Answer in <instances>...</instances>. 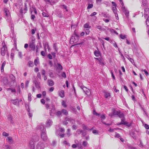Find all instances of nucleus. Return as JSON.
<instances>
[{
	"label": "nucleus",
	"instance_id": "nucleus-63",
	"mask_svg": "<svg viewBox=\"0 0 149 149\" xmlns=\"http://www.w3.org/2000/svg\"><path fill=\"white\" fill-rule=\"evenodd\" d=\"M60 132H65V129L63 128H60Z\"/></svg>",
	"mask_w": 149,
	"mask_h": 149
},
{
	"label": "nucleus",
	"instance_id": "nucleus-32",
	"mask_svg": "<svg viewBox=\"0 0 149 149\" xmlns=\"http://www.w3.org/2000/svg\"><path fill=\"white\" fill-rule=\"evenodd\" d=\"M118 116L119 118H123V117H124L123 113L120 111L119 112Z\"/></svg>",
	"mask_w": 149,
	"mask_h": 149
},
{
	"label": "nucleus",
	"instance_id": "nucleus-10",
	"mask_svg": "<svg viewBox=\"0 0 149 149\" xmlns=\"http://www.w3.org/2000/svg\"><path fill=\"white\" fill-rule=\"evenodd\" d=\"M121 8L123 12L126 16V17L127 18H128L129 13V11L125 8L124 6H123V7H121Z\"/></svg>",
	"mask_w": 149,
	"mask_h": 149
},
{
	"label": "nucleus",
	"instance_id": "nucleus-61",
	"mask_svg": "<svg viewBox=\"0 0 149 149\" xmlns=\"http://www.w3.org/2000/svg\"><path fill=\"white\" fill-rule=\"evenodd\" d=\"M41 55L43 56H45V54L44 51H42L41 52Z\"/></svg>",
	"mask_w": 149,
	"mask_h": 149
},
{
	"label": "nucleus",
	"instance_id": "nucleus-27",
	"mask_svg": "<svg viewBox=\"0 0 149 149\" xmlns=\"http://www.w3.org/2000/svg\"><path fill=\"white\" fill-rule=\"evenodd\" d=\"M62 113H63L64 115L66 116L68 114V112L67 111L64 109H62L61 110Z\"/></svg>",
	"mask_w": 149,
	"mask_h": 149
},
{
	"label": "nucleus",
	"instance_id": "nucleus-35",
	"mask_svg": "<svg viewBox=\"0 0 149 149\" xmlns=\"http://www.w3.org/2000/svg\"><path fill=\"white\" fill-rule=\"evenodd\" d=\"M54 49H55L56 52H57L58 50V48L57 47L56 43H55L53 45Z\"/></svg>",
	"mask_w": 149,
	"mask_h": 149
},
{
	"label": "nucleus",
	"instance_id": "nucleus-13",
	"mask_svg": "<svg viewBox=\"0 0 149 149\" xmlns=\"http://www.w3.org/2000/svg\"><path fill=\"white\" fill-rule=\"evenodd\" d=\"M149 15V8H146L144 10V17L146 18L147 16Z\"/></svg>",
	"mask_w": 149,
	"mask_h": 149
},
{
	"label": "nucleus",
	"instance_id": "nucleus-50",
	"mask_svg": "<svg viewBox=\"0 0 149 149\" xmlns=\"http://www.w3.org/2000/svg\"><path fill=\"white\" fill-rule=\"evenodd\" d=\"M112 10L114 13H116V7H112Z\"/></svg>",
	"mask_w": 149,
	"mask_h": 149
},
{
	"label": "nucleus",
	"instance_id": "nucleus-54",
	"mask_svg": "<svg viewBox=\"0 0 149 149\" xmlns=\"http://www.w3.org/2000/svg\"><path fill=\"white\" fill-rule=\"evenodd\" d=\"M119 111H113V114L114 115H118V113L119 112Z\"/></svg>",
	"mask_w": 149,
	"mask_h": 149
},
{
	"label": "nucleus",
	"instance_id": "nucleus-14",
	"mask_svg": "<svg viewBox=\"0 0 149 149\" xmlns=\"http://www.w3.org/2000/svg\"><path fill=\"white\" fill-rule=\"evenodd\" d=\"M65 120L66 121H68L71 123L72 124H73L74 122V120L72 118L70 117H67L65 118Z\"/></svg>",
	"mask_w": 149,
	"mask_h": 149
},
{
	"label": "nucleus",
	"instance_id": "nucleus-31",
	"mask_svg": "<svg viewBox=\"0 0 149 149\" xmlns=\"http://www.w3.org/2000/svg\"><path fill=\"white\" fill-rule=\"evenodd\" d=\"M10 77L12 81H13V83L15 82V77L13 75H10Z\"/></svg>",
	"mask_w": 149,
	"mask_h": 149
},
{
	"label": "nucleus",
	"instance_id": "nucleus-26",
	"mask_svg": "<svg viewBox=\"0 0 149 149\" xmlns=\"http://www.w3.org/2000/svg\"><path fill=\"white\" fill-rule=\"evenodd\" d=\"M48 1L51 4H53L57 2L58 1V0H48Z\"/></svg>",
	"mask_w": 149,
	"mask_h": 149
},
{
	"label": "nucleus",
	"instance_id": "nucleus-52",
	"mask_svg": "<svg viewBox=\"0 0 149 149\" xmlns=\"http://www.w3.org/2000/svg\"><path fill=\"white\" fill-rule=\"evenodd\" d=\"M142 71H143L145 73L146 76H147L149 75L147 71L146 70L144 69V70H142Z\"/></svg>",
	"mask_w": 149,
	"mask_h": 149
},
{
	"label": "nucleus",
	"instance_id": "nucleus-11",
	"mask_svg": "<svg viewBox=\"0 0 149 149\" xmlns=\"http://www.w3.org/2000/svg\"><path fill=\"white\" fill-rule=\"evenodd\" d=\"M38 128L41 130V132L46 131V129L45 128L43 125L41 123L38 125Z\"/></svg>",
	"mask_w": 149,
	"mask_h": 149
},
{
	"label": "nucleus",
	"instance_id": "nucleus-37",
	"mask_svg": "<svg viewBox=\"0 0 149 149\" xmlns=\"http://www.w3.org/2000/svg\"><path fill=\"white\" fill-rule=\"evenodd\" d=\"M84 27L85 28H89L91 27V26L88 23H86L85 24L84 26Z\"/></svg>",
	"mask_w": 149,
	"mask_h": 149
},
{
	"label": "nucleus",
	"instance_id": "nucleus-44",
	"mask_svg": "<svg viewBox=\"0 0 149 149\" xmlns=\"http://www.w3.org/2000/svg\"><path fill=\"white\" fill-rule=\"evenodd\" d=\"M93 6V4L89 3L88 5V6L87 7L88 9H89L92 8Z\"/></svg>",
	"mask_w": 149,
	"mask_h": 149
},
{
	"label": "nucleus",
	"instance_id": "nucleus-6",
	"mask_svg": "<svg viewBox=\"0 0 149 149\" xmlns=\"http://www.w3.org/2000/svg\"><path fill=\"white\" fill-rule=\"evenodd\" d=\"M37 149H43L45 147L44 144L42 142H39L36 145Z\"/></svg>",
	"mask_w": 149,
	"mask_h": 149
},
{
	"label": "nucleus",
	"instance_id": "nucleus-41",
	"mask_svg": "<svg viewBox=\"0 0 149 149\" xmlns=\"http://www.w3.org/2000/svg\"><path fill=\"white\" fill-rule=\"evenodd\" d=\"M42 15L44 17H48L49 16L48 14L45 12L42 13Z\"/></svg>",
	"mask_w": 149,
	"mask_h": 149
},
{
	"label": "nucleus",
	"instance_id": "nucleus-29",
	"mask_svg": "<svg viewBox=\"0 0 149 149\" xmlns=\"http://www.w3.org/2000/svg\"><path fill=\"white\" fill-rule=\"evenodd\" d=\"M142 4L143 6H145V7L147 6V7H148L147 1V0H143Z\"/></svg>",
	"mask_w": 149,
	"mask_h": 149
},
{
	"label": "nucleus",
	"instance_id": "nucleus-3",
	"mask_svg": "<svg viewBox=\"0 0 149 149\" xmlns=\"http://www.w3.org/2000/svg\"><path fill=\"white\" fill-rule=\"evenodd\" d=\"M79 40V36L74 31V34L73 35L70 40V42L71 44L76 43Z\"/></svg>",
	"mask_w": 149,
	"mask_h": 149
},
{
	"label": "nucleus",
	"instance_id": "nucleus-60",
	"mask_svg": "<svg viewBox=\"0 0 149 149\" xmlns=\"http://www.w3.org/2000/svg\"><path fill=\"white\" fill-rule=\"evenodd\" d=\"M45 72H45V70H44V69H42V70L41 73L42 75H45Z\"/></svg>",
	"mask_w": 149,
	"mask_h": 149
},
{
	"label": "nucleus",
	"instance_id": "nucleus-22",
	"mask_svg": "<svg viewBox=\"0 0 149 149\" xmlns=\"http://www.w3.org/2000/svg\"><path fill=\"white\" fill-rule=\"evenodd\" d=\"M7 139L8 140L9 143L10 144L13 143V140L11 136L8 137H7Z\"/></svg>",
	"mask_w": 149,
	"mask_h": 149
},
{
	"label": "nucleus",
	"instance_id": "nucleus-5",
	"mask_svg": "<svg viewBox=\"0 0 149 149\" xmlns=\"http://www.w3.org/2000/svg\"><path fill=\"white\" fill-rule=\"evenodd\" d=\"M28 10L27 6L26 3H24V8L22 9V8L20 10L19 12L22 14L23 15V13H25Z\"/></svg>",
	"mask_w": 149,
	"mask_h": 149
},
{
	"label": "nucleus",
	"instance_id": "nucleus-55",
	"mask_svg": "<svg viewBox=\"0 0 149 149\" xmlns=\"http://www.w3.org/2000/svg\"><path fill=\"white\" fill-rule=\"evenodd\" d=\"M124 125L127 126L128 127H130L131 125V124H129L128 122H126L124 124Z\"/></svg>",
	"mask_w": 149,
	"mask_h": 149
},
{
	"label": "nucleus",
	"instance_id": "nucleus-42",
	"mask_svg": "<svg viewBox=\"0 0 149 149\" xmlns=\"http://www.w3.org/2000/svg\"><path fill=\"white\" fill-rule=\"evenodd\" d=\"M8 118L11 123H13L11 116H9L8 117Z\"/></svg>",
	"mask_w": 149,
	"mask_h": 149
},
{
	"label": "nucleus",
	"instance_id": "nucleus-24",
	"mask_svg": "<svg viewBox=\"0 0 149 149\" xmlns=\"http://www.w3.org/2000/svg\"><path fill=\"white\" fill-rule=\"evenodd\" d=\"M6 64V62L5 61H4L2 64V65L1 68V71L3 72L4 71V68Z\"/></svg>",
	"mask_w": 149,
	"mask_h": 149
},
{
	"label": "nucleus",
	"instance_id": "nucleus-36",
	"mask_svg": "<svg viewBox=\"0 0 149 149\" xmlns=\"http://www.w3.org/2000/svg\"><path fill=\"white\" fill-rule=\"evenodd\" d=\"M104 93V96L106 98H107L110 96V94L109 93L105 92Z\"/></svg>",
	"mask_w": 149,
	"mask_h": 149
},
{
	"label": "nucleus",
	"instance_id": "nucleus-58",
	"mask_svg": "<svg viewBox=\"0 0 149 149\" xmlns=\"http://www.w3.org/2000/svg\"><path fill=\"white\" fill-rule=\"evenodd\" d=\"M140 143L139 145V146L141 148H142L143 146L142 141L141 140H140Z\"/></svg>",
	"mask_w": 149,
	"mask_h": 149
},
{
	"label": "nucleus",
	"instance_id": "nucleus-48",
	"mask_svg": "<svg viewBox=\"0 0 149 149\" xmlns=\"http://www.w3.org/2000/svg\"><path fill=\"white\" fill-rule=\"evenodd\" d=\"M95 27L101 31L102 30V27L100 26H96Z\"/></svg>",
	"mask_w": 149,
	"mask_h": 149
},
{
	"label": "nucleus",
	"instance_id": "nucleus-57",
	"mask_svg": "<svg viewBox=\"0 0 149 149\" xmlns=\"http://www.w3.org/2000/svg\"><path fill=\"white\" fill-rule=\"evenodd\" d=\"M82 128L84 130H86L87 128V126L85 125L84 124H83L82 125Z\"/></svg>",
	"mask_w": 149,
	"mask_h": 149
},
{
	"label": "nucleus",
	"instance_id": "nucleus-7",
	"mask_svg": "<svg viewBox=\"0 0 149 149\" xmlns=\"http://www.w3.org/2000/svg\"><path fill=\"white\" fill-rule=\"evenodd\" d=\"M1 82L4 85H8L9 83L8 80L6 77L3 78L1 80Z\"/></svg>",
	"mask_w": 149,
	"mask_h": 149
},
{
	"label": "nucleus",
	"instance_id": "nucleus-4",
	"mask_svg": "<svg viewBox=\"0 0 149 149\" xmlns=\"http://www.w3.org/2000/svg\"><path fill=\"white\" fill-rule=\"evenodd\" d=\"M35 39H32L29 42V47L31 49V50L33 51L35 50V48L36 44H35Z\"/></svg>",
	"mask_w": 149,
	"mask_h": 149
},
{
	"label": "nucleus",
	"instance_id": "nucleus-49",
	"mask_svg": "<svg viewBox=\"0 0 149 149\" xmlns=\"http://www.w3.org/2000/svg\"><path fill=\"white\" fill-rule=\"evenodd\" d=\"M93 133L94 134H98V132L97 130H93L92 131Z\"/></svg>",
	"mask_w": 149,
	"mask_h": 149
},
{
	"label": "nucleus",
	"instance_id": "nucleus-28",
	"mask_svg": "<svg viewBox=\"0 0 149 149\" xmlns=\"http://www.w3.org/2000/svg\"><path fill=\"white\" fill-rule=\"evenodd\" d=\"M11 102L13 104L16 105L18 103V100L17 99L16 100H11Z\"/></svg>",
	"mask_w": 149,
	"mask_h": 149
},
{
	"label": "nucleus",
	"instance_id": "nucleus-2",
	"mask_svg": "<svg viewBox=\"0 0 149 149\" xmlns=\"http://www.w3.org/2000/svg\"><path fill=\"white\" fill-rule=\"evenodd\" d=\"M1 45L2 47L0 48L1 54L3 56H5L6 53L8 56V53L7 48L6 45L4 41L2 42Z\"/></svg>",
	"mask_w": 149,
	"mask_h": 149
},
{
	"label": "nucleus",
	"instance_id": "nucleus-39",
	"mask_svg": "<svg viewBox=\"0 0 149 149\" xmlns=\"http://www.w3.org/2000/svg\"><path fill=\"white\" fill-rule=\"evenodd\" d=\"M81 88L83 90L84 92H86L87 88L85 87L84 85H82L81 86Z\"/></svg>",
	"mask_w": 149,
	"mask_h": 149
},
{
	"label": "nucleus",
	"instance_id": "nucleus-64",
	"mask_svg": "<svg viewBox=\"0 0 149 149\" xmlns=\"http://www.w3.org/2000/svg\"><path fill=\"white\" fill-rule=\"evenodd\" d=\"M5 147L6 149H11L10 147L8 145H6Z\"/></svg>",
	"mask_w": 149,
	"mask_h": 149
},
{
	"label": "nucleus",
	"instance_id": "nucleus-17",
	"mask_svg": "<svg viewBox=\"0 0 149 149\" xmlns=\"http://www.w3.org/2000/svg\"><path fill=\"white\" fill-rule=\"evenodd\" d=\"M55 112V109L54 108H52L50 110L49 114L51 116H53Z\"/></svg>",
	"mask_w": 149,
	"mask_h": 149
},
{
	"label": "nucleus",
	"instance_id": "nucleus-12",
	"mask_svg": "<svg viewBox=\"0 0 149 149\" xmlns=\"http://www.w3.org/2000/svg\"><path fill=\"white\" fill-rule=\"evenodd\" d=\"M53 122L52 120L49 119H48L46 122V125L47 127H50L52 124Z\"/></svg>",
	"mask_w": 149,
	"mask_h": 149
},
{
	"label": "nucleus",
	"instance_id": "nucleus-20",
	"mask_svg": "<svg viewBox=\"0 0 149 149\" xmlns=\"http://www.w3.org/2000/svg\"><path fill=\"white\" fill-rule=\"evenodd\" d=\"M56 14L58 17H63V15L62 14L61 11H58L56 12Z\"/></svg>",
	"mask_w": 149,
	"mask_h": 149
},
{
	"label": "nucleus",
	"instance_id": "nucleus-56",
	"mask_svg": "<svg viewBox=\"0 0 149 149\" xmlns=\"http://www.w3.org/2000/svg\"><path fill=\"white\" fill-rule=\"evenodd\" d=\"M146 23L147 26H148V24H149V16H148V18L146 20Z\"/></svg>",
	"mask_w": 149,
	"mask_h": 149
},
{
	"label": "nucleus",
	"instance_id": "nucleus-1",
	"mask_svg": "<svg viewBox=\"0 0 149 149\" xmlns=\"http://www.w3.org/2000/svg\"><path fill=\"white\" fill-rule=\"evenodd\" d=\"M39 140V137L37 135L35 136L31 139L29 144V147L30 149H34L35 146L34 142L38 141Z\"/></svg>",
	"mask_w": 149,
	"mask_h": 149
},
{
	"label": "nucleus",
	"instance_id": "nucleus-9",
	"mask_svg": "<svg viewBox=\"0 0 149 149\" xmlns=\"http://www.w3.org/2000/svg\"><path fill=\"white\" fill-rule=\"evenodd\" d=\"M41 137L42 139L44 141L47 140V137L46 134V131L41 132Z\"/></svg>",
	"mask_w": 149,
	"mask_h": 149
},
{
	"label": "nucleus",
	"instance_id": "nucleus-30",
	"mask_svg": "<svg viewBox=\"0 0 149 149\" xmlns=\"http://www.w3.org/2000/svg\"><path fill=\"white\" fill-rule=\"evenodd\" d=\"M59 96L61 97H63L64 96V92L63 91H61L59 93Z\"/></svg>",
	"mask_w": 149,
	"mask_h": 149
},
{
	"label": "nucleus",
	"instance_id": "nucleus-25",
	"mask_svg": "<svg viewBox=\"0 0 149 149\" xmlns=\"http://www.w3.org/2000/svg\"><path fill=\"white\" fill-rule=\"evenodd\" d=\"M96 57H98L100 55V53L99 51L97 50H95L94 53Z\"/></svg>",
	"mask_w": 149,
	"mask_h": 149
},
{
	"label": "nucleus",
	"instance_id": "nucleus-40",
	"mask_svg": "<svg viewBox=\"0 0 149 149\" xmlns=\"http://www.w3.org/2000/svg\"><path fill=\"white\" fill-rule=\"evenodd\" d=\"M62 114V112L61 111H58L56 113V115L58 116H60Z\"/></svg>",
	"mask_w": 149,
	"mask_h": 149
},
{
	"label": "nucleus",
	"instance_id": "nucleus-8",
	"mask_svg": "<svg viewBox=\"0 0 149 149\" xmlns=\"http://www.w3.org/2000/svg\"><path fill=\"white\" fill-rule=\"evenodd\" d=\"M4 11L5 13V15L7 17L6 19L11 18L9 10L6 8H4Z\"/></svg>",
	"mask_w": 149,
	"mask_h": 149
},
{
	"label": "nucleus",
	"instance_id": "nucleus-33",
	"mask_svg": "<svg viewBox=\"0 0 149 149\" xmlns=\"http://www.w3.org/2000/svg\"><path fill=\"white\" fill-rule=\"evenodd\" d=\"M57 69H60V70H61L63 69V67L62 65H61V64L59 63L57 64Z\"/></svg>",
	"mask_w": 149,
	"mask_h": 149
},
{
	"label": "nucleus",
	"instance_id": "nucleus-23",
	"mask_svg": "<svg viewBox=\"0 0 149 149\" xmlns=\"http://www.w3.org/2000/svg\"><path fill=\"white\" fill-rule=\"evenodd\" d=\"M28 65L29 67H33L34 65L33 62L30 61H28Z\"/></svg>",
	"mask_w": 149,
	"mask_h": 149
},
{
	"label": "nucleus",
	"instance_id": "nucleus-45",
	"mask_svg": "<svg viewBox=\"0 0 149 149\" xmlns=\"http://www.w3.org/2000/svg\"><path fill=\"white\" fill-rule=\"evenodd\" d=\"M70 129H68L67 130V134L68 136H69L71 135V134L70 133Z\"/></svg>",
	"mask_w": 149,
	"mask_h": 149
},
{
	"label": "nucleus",
	"instance_id": "nucleus-43",
	"mask_svg": "<svg viewBox=\"0 0 149 149\" xmlns=\"http://www.w3.org/2000/svg\"><path fill=\"white\" fill-rule=\"evenodd\" d=\"M62 105L64 107H67V105L66 103L64 101H63L62 103Z\"/></svg>",
	"mask_w": 149,
	"mask_h": 149
},
{
	"label": "nucleus",
	"instance_id": "nucleus-19",
	"mask_svg": "<svg viewBox=\"0 0 149 149\" xmlns=\"http://www.w3.org/2000/svg\"><path fill=\"white\" fill-rule=\"evenodd\" d=\"M7 22L10 23L11 27H13V21L12 20L11 18L8 19H7Z\"/></svg>",
	"mask_w": 149,
	"mask_h": 149
},
{
	"label": "nucleus",
	"instance_id": "nucleus-34",
	"mask_svg": "<svg viewBox=\"0 0 149 149\" xmlns=\"http://www.w3.org/2000/svg\"><path fill=\"white\" fill-rule=\"evenodd\" d=\"M82 145L84 147H86L88 146V144L86 141H85L83 142Z\"/></svg>",
	"mask_w": 149,
	"mask_h": 149
},
{
	"label": "nucleus",
	"instance_id": "nucleus-51",
	"mask_svg": "<svg viewBox=\"0 0 149 149\" xmlns=\"http://www.w3.org/2000/svg\"><path fill=\"white\" fill-rule=\"evenodd\" d=\"M61 76L63 77L64 78H65L66 77V74L64 72H63L61 74Z\"/></svg>",
	"mask_w": 149,
	"mask_h": 149
},
{
	"label": "nucleus",
	"instance_id": "nucleus-59",
	"mask_svg": "<svg viewBox=\"0 0 149 149\" xmlns=\"http://www.w3.org/2000/svg\"><path fill=\"white\" fill-rule=\"evenodd\" d=\"M72 128L73 130H76L77 128V126L76 125H74L72 126Z\"/></svg>",
	"mask_w": 149,
	"mask_h": 149
},
{
	"label": "nucleus",
	"instance_id": "nucleus-46",
	"mask_svg": "<svg viewBox=\"0 0 149 149\" xmlns=\"http://www.w3.org/2000/svg\"><path fill=\"white\" fill-rule=\"evenodd\" d=\"M2 135L5 136H9V134L5 132H3Z\"/></svg>",
	"mask_w": 149,
	"mask_h": 149
},
{
	"label": "nucleus",
	"instance_id": "nucleus-18",
	"mask_svg": "<svg viewBox=\"0 0 149 149\" xmlns=\"http://www.w3.org/2000/svg\"><path fill=\"white\" fill-rule=\"evenodd\" d=\"M48 85L50 86H52L54 84V83L53 80H48Z\"/></svg>",
	"mask_w": 149,
	"mask_h": 149
},
{
	"label": "nucleus",
	"instance_id": "nucleus-15",
	"mask_svg": "<svg viewBox=\"0 0 149 149\" xmlns=\"http://www.w3.org/2000/svg\"><path fill=\"white\" fill-rule=\"evenodd\" d=\"M34 83L35 85V86L36 88L38 89L40 88V82H38L37 80H35L34 81Z\"/></svg>",
	"mask_w": 149,
	"mask_h": 149
},
{
	"label": "nucleus",
	"instance_id": "nucleus-62",
	"mask_svg": "<svg viewBox=\"0 0 149 149\" xmlns=\"http://www.w3.org/2000/svg\"><path fill=\"white\" fill-rule=\"evenodd\" d=\"M144 127L146 129H149V125L147 124H145L144 125Z\"/></svg>",
	"mask_w": 149,
	"mask_h": 149
},
{
	"label": "nucleus",
	"instance_id": "nucleus-38",
	"mask_svg": "<svg viewBox=\"0 0 149 149\" xmlns=\"http://www.w3.org/2000/svg\"><path fill=\"white\" fill-rule=\"evenodd\" d=\"M39 61L38 59H35L34 61V64L36 66H37L38 65L39 63Z\"/></svg>",
	"mask_w": 149,
	"mask_h": 149
},
{
	"label": "nucleus",
	"instance_id": "nucleus-47",
	"mask_svg": "<svg viewBox=\"0 0 149 149\" xmlns=\"http://www.w3.org/2000/svg\"><path fill=\"white\" fill-rule=\"evenodd\" d=\"M103 15L105 17H106L107 18H110L111 17L109 16L108 14H103Z\"/></svg>",
	"mask_w": 149,
	"mask_h": 149
},
{
	"label": "nucleus",
	"instance_id": "nucleus-53",
	"mask_svg": "<svg viewBox=\"0 0 149 149\" xmlns=\"http://www.w3.org/2000/svg\"><path fill=\"white\" fill-rule=\"evenodd\" d=\"M120 37L121 39H124L126 38V36L125 35H122L121 34L120 35Z\"/></svg>",
	"mask_w": 149,
	"mask_h": 149
},
{
	"label": "nucleus",
	"instance_id": "nucleus-21",
	"mask_svg": "<svg viewBox=\"0 0 149 149\" xmlns=\"http://www.w3.org/2000/svg\"><path fill=\"white\" fill-rule=\"evenodd\" d=\"M60 7L62 9L65 10V11L68 12V10L67 9V7L65 5H60Z\"/></svg>",
	"mask_w": 149,
	"mask_h": 149
},
{
	"label": "nucleus",
	"instance_id": "nucleus-16",
	"mask_svg": "<svg viewBox=\"0 0 149 149\" xmlns=\"http://www.w3.org/2000/svg\"><path fill=\"white\" fill-rule=\"evenodd\" d=\"M125 117H123L121 120V122L120 123H118L117 125H120L122 124L124 125L126 122V121H125Z\"/></svg>",
	"mask_w": 149,
	"mask_h": 149
}]
</instances>
